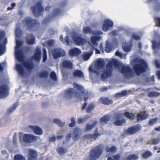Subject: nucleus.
I'll list each match as a JSON object with an SVG mask.
<instances>
[{
    "mask_svg": "<svg viewBox=\"0 0 160 160\" xmlns=\"http://www.w3.org/2000/svg\"><path fill=\"white\" fill-rule=\"evenodd\" d=\"M86 120V118H79L78 119V122L79 123H83L85 122Z\"/></svg>",
    "mask_w": 160,
    "mask_h": 160,
    "instance_id": "57",
    "label": "nucleus"
},
{
    "mask_svg": "<svg viewBox=\"0 0 160 160\" xmlns=\"http://www.w3.org/2000/svg\"><path fill=\"white\" fill-rule=\"evenodd\" d=\"M139 157L134 154L130 155L126 158V160H136L138 159Z\"/></svg>",
    "mask_w": 160,
    "mask_h": 160,
    "instance_id": "35",
    "label": "nucleus"
},
{
    "mask_svg": "<svg viewBox=\"0 0 160 160\" xmlns=\"http://www.w3.org/2000/svg\"><path fill=\"white\" fill-rule=\"evenodd\" d=\"M14 160H25V159L22 155L17 154L15 156Z\"/></svg>",
    "mask_w": 160,
    "mask_h": 160,
    "instance_id": "43",
    "label": "nucleus"
},
{
    "mask_svg": "<svg viewBox=\"0 0 160 160\" xmlns=\"http://www.w3.org/2000/svg\"><path fill=\"white\" fill-rule=\"evenodd\" d=\"M74 76L79 78H83L84 77V74L80 70H76L73 73Z\"/></svg>",
    "mask_w": 160,
    "mask_h": 160,
    "instance_id": "26",
    "label": "nucleus"
},
{
    "mask_svg": "<svg viewBox=\"0 0 160 160\" xmlns=\"http://www.w3.org/2000/svg\"><path fill=\"white\" fill-rule=\"evenodd\" d=\"M99 136V132L97 130H96L94 133V135H88L85 136V137L86 138H94V139H96Z\"/></svg>",
    "mask_w": 160,
    "mask_h": 160,
    "instance_id": "30",
    "label": "nucleus"
},
{
    "mask_svg": "<svg viewBox=\"0 0 160 160\" xmlns=\"http://www.w3.org/2000/svg\"><path fill=\"white\" fill-rule=\"evenodd\" d=\"M29 128L36 135H40L43 133V131L42 129L37 126H29Z\"/></svg>",
    "mask_w": 160,
    "mask_h": 160,
    "instance_id": "19",
    "label": "nucleus"
},
{
    "mask_svg": "<svg viewBox=\"0 0 160 160\" xmlns=\"http://www.w3.org/2000/svg\"><path fill=\"white\" fill-rule=\"evenodd\" d=\"M5 35L4 32L0 31V41H2V43L0 44V56L4 54L5 52V45L8 43L7 38H4Z\"/></svg>",
    "mask_w": 160,
    "mask_h": 160,
    "instance_id": "7",
    "label": "nucleus"
},
{
    "mask_svg": "<svg viewBox=\"0 0 160 160\" xmlns=\"http://www.w3.org/2000/svg\"><path fill=\"white\" fill-rule=\"evenodd\" d=\"M63 138V135H57L56 138L57 139L60 140L62 139Z\"/></svg>",
    "mask_w": 160,
    "mask_h": 160,
    "instance_id": "63",
    "label": "nucleus"
},
{
    "mask_svg": "<svg viewBox=\"0 0 160 160\" xmlns=\"http://www.w3.org/2000/svg\"><path fill=\"white\" fill-rule=\"evenodd\" d=\"M35 42L34 37L32 35L27 38V43L29 44H32L34 43Z\"/></svg>",
    "mask_w": 160,
    "mask_h": 160,
    "instance_id": "34",
    "label": "nucleus"
},
{
    "mask_svg": "<svg viewBox=\"0 0 160 160\" xmlns=\"http://www.w3.org/2000/svg\"><path fill=\"white\" fill-rule=\"evenodd\" d=\"M125 115L128 118L130 119H133L135 118V116L133 114L129 113L128 112H126L124 113Z\"/></svg>",
    "mask_w": 160,
    "mask_h": 160,
    "instance_id": "45",
    "label": "nucleus"
},
{
    "mask_svg": "<svg viewBox=\"0 0 160 160\" xmlns=\"http://www.w3.org/2000/svg\"><path fill=\"white\" fill-rule=\"evenodd\" d=\"M113 66L116 70L126 77L132 74V70L128 65L123 64L119 61L113 59L110 60L108 62L106 69L102 75V77L105 78L110 76L113 70Z\"/></svg>",
    "mask_w": 160,
    "mask_h": 160,
    "instance_id": "2",
    "label": "nucleus"
},
{
    "mask_svg": "<svg viewBox=\"0 0 160 160\" xmlns=\"http://www.w3.org/2000/svg\"><path fill=\"white\" fill-rule=\"evenodd\" d=\"M155 63L156 65V67L157 68H160V65H159L160 62L159 61L157 60H156L155 61Z\"/></svg>",
    "mask_w": 160,
    "mask_h": 160,
    "instance_id": "60",
    "label": "nucleus"
},
{
    "mask_svg": "<svg viewBox=\"0 0 160 160\" xmlns=\"http://www.w3.org/2000/svg\"><path fill=\"white\" fill-rule=\"evenodd\" d=\"M26 25L29 29L32 28L33 30L36 29V27H38L39 25V22L37 20H32L29 17L26 18L24 20Z\"/></svg>",
    "mask_w": 160,
    "mask_h": 160,
    "instance_id": "8",
    "label": "nucleus"
},
{
    "mask_svg": "<svg viewBox=\"0 0 160 160\" xmlns=\"http://www.w3.org/2000/svg\"><path fill=\"white\" fill-rule=\"evenodd\" d=\"M112 47L110 44H107L105 48V51L107 52H111L113 49Z\"/></svg>",
    "mask_w": 160,
    "mask_h": 160,
    "instance_id": "44",
    "label": "nucleus"
},
{
    "mask_svg": "<svg viewBox=\"0 0 160 160\" xmlns=\"http://www.w3.org/2000/svg\"><path fill=\"white\" fill-rule=\"evenodd\" d=\"M82 130L79 128H76L73 131L72 138L75 141L78 140L81 137L82 134Z\"/></svg>",
    "mask_w": 160,
    "mask_h": 160,
    "instance_id": "18",
    "label": "nucleus"
},
{
    "mask_svg": "<svg viewBox=\"0 0 160 160\" xmlns=\"http://www.w3.org/2000/svg\"><path fill=\"white\" fill-rule=\"evenodd\" d=\"M100 155V146L98 145L95 147L91 151L89 157L90 160H96Z\"/></svg>",
    "mask_w": 160,
    "mask_h": 160,
    "instance_id": "10",
    "label": "nucleus"
},
{
    "mask_svg": "<svg viewBox=\"0 0 160 160\" xmlns=\"http://www.w3.org/2000/svg\"><path fill=\"white\" fill-rule=\"evenodd\" d=\"M32 9L34 14L36 15L39 14L41 12L44 11V8L40 2H38L36 6L32 8Z\"/></svg>",
    "mask_w": 160,
    "mask_h": 160,
    "instance_id": "15",
    "label": "nucleus"
},
{
    "mask_svg": "<svg viewBox=\"0 0 160 160\" xmlns=\"http://www.w3.org/2000/svg\"><path fill=\"white\" fill-rule=\"evenodd\" d=\"M113 160H120V156L119 154H117L113 157Z\"/></svg>",
    "mask_w": 160,
    "mask_h": 160,
    "instance_id": "59",
    "label": "nucleus"
},
{
    "mask_svg": "<svg viewBox=\"0 0 160 160\" xmlns=\"http://www.w3.org/2000/svg\"><path fill=\"white\" fill-rule=\"evenodd\" d=\"M141 129V127L135 126L129 128L126 131V132L127 133L130 135H132L137 132Z\"/></svg>",
    "mask_w": 160,
    "mask_h": 160,
    "instance_id": "20",
    "label": "nucleus"
},
{
    "mask_svg": "<svg viewBox=\"0 0 160 160\" xmlns=\"http://www.w3.org/2000/svg\"><path fill=\"white\" fill-rule=\"evenodd\" d=\"M16 35V46L15 47V54L16 58L17 60L20 62H23L24 58L23 54L22 52L19 49L20 46L22 44V42L18 40V38L21 35V32L20 29L19 28H17L15 30Z\"/></svg>",
    "mask_w": 160,
    "mask_h": 160,
    "instance_id": "3",
    "label": "nucleus"
},
{
    "mask_svg": "<svg viewBox=\"0 0 160 160\" xmlns=\"http://www.w3.org/2000/svg\"><path fill=\"white\" fill-rule=\"evenodd\" d=\"M97 124V122H94L93 123L89 122L88 123L86 126V129L87 130H91Z\"/></svg>",
    "mask_w": 160,
    "mask_h": 160,
    "instance_id": "31",
    "label": "nucleus"
},
{
    "mask_svg": "<svg viewBox=\"0 0 160 160\" xmlns=\"http://www.w3.org/2000/svg\"><path fill=\"white\" fill-rule=\"evenodd\" d=\"M113 23V22L109 19L104 20L102 24V29L104 32H107L112 27Z\"/></svg>",
    "mask_w": 160,
    "mask_h": 160,
    "instance_id": "11",
    "label": "nucleus"
},
{
    "mask_svg": "<svg viewBox=\"0 0 160 160\" xmlns=\"http://www.w3.org/2000/svg\"><path fill=\"white\" fill-rule=\"evenodd\" d=\"M60 11L58 9H55L52 13V15L53 17L56 16L59 14Z\"/></svg>",
    "mask_w": 160,
    "mask_h": 160,
    "instance_id": "51",
    "label": "nucleus"
},
{
    "mask_svg": "<svg viewBox=\"0 0 160 160\" xmlns=\"http://www.w3.org/2000/svg\"><path fill=\"white\" fill-rule=\"evenodd\" d=\"M48 73L46 71H43L41 72L39 74L40 77H46L48 75Z\"/></svg>",
    "mask_w": 160,
    "mask_h": 160,
    "instance_id": "50",
    "label": "nucleus"
},
{
    "mask_svg": "<svg viewBox=\"0 0 160 160\" xmlns=\"http://www.w3.org/2000/svg\"><path fill=\"white\" fill-rule=\"evenodd\" d=\"M159 142V138H156L152 139L150 142H148V144H157Z\"/></svg>",
    "mask_w": 160,
    "mask_h": 160,
    "instance_id": "53",
    "label": "nucleus"
},
{
    "mask_svg": "<svg viewBox=\"0 0 160 160\" xmlns=\"http://www.w3.org/2000/svg\"><path fill=\"white\" fill-rule=\"evenodd\" d=\"M60 39L63 43L66 44V45H69L68 37V36L65 37L64 39H63L62 35L60 36Z\"/></svg>",
    "mask_w": 160,
    "mask_h": 160,
    "instance_id": "36",
    "label": "nucleus"
},
{
    "mask_svg": "<svg viewBox=\"0 0 160 160\" xmlns=\"http://www.w3.org/2000/svg\"><path fill=\"white\" fill-rule=\"evenodd\" d=\"M22 65H21L17 63L16 68L19 74L22 76H23L24 73L23 66L25 67L27 69H30L32 68V63L27 62V63L22 62Z\"/></svg>",
    "mask_w": 160,
    "mask_h": 160,
    "instance_id": "9",
    "label": "nucleus"
},
{
    "mask_svg": "<svg viewBox=\"0 0 160 160\" xmlns=\"http://www.w3.org/2000/svg\"><path fill=\"white\" fill-rule=\"evenodd\" d=\"M148 117V115L146 112H141L138 114L137 118V120L138 121H142L146 119Z\"/></svg>",
    "mask_w": 160,
    "mask_h": 160,
    "instance_id": "25",
    "label": "nucleus"
},
{
    "mask_svg": "<svg viewBox=\"0 0 160 160\" xmlns=\"http://www.w3.org/2000/svg\"><path fill=\"white\" fill-rule=\"evenodd\" d=\"M132 38L135 40H138L140 39V37L136 34L133 33L132 35Z\"/></svg>",
    "mask_w": 160,
    "mask_h": 160,
    "instance_id": "58",
    "label": "nucleus"
},
{
    "mask_svg": "<svg viewBox=\"0 0 160 160\" xmlns=\"http://www.w3.org/2000/svg\"><path fill=\"white\" fill-rule=\"evenodd\" d=\"M18 102L14 104L13 106L10 109L9 111L10 112H12L16 108L18 107Z\"/></svg>",
    "mask_w": 160,
    "mask_h": 160,
    "instance_id": "54",
    "label": "nucleus"
},
{
    "mask_svg": "<svg viewBox=\"0 0 160 160\" xmlns=\"http://www.w3.org/2000/svg\"><path fill=\"white\" fill-rule=\"evenodd\" d=\"M37 156L36 152L33 150H30L29 151L28 160H36Z\"/></svg>",
    "mask_w": 160,
    "mask_h": 160,
    "instance_id": "23",
    "label": "nucleus"
},
{
    "mask_svg": "<svg viewBox=\"0 0 160 160\" xmlns=\"http://www.w3.org/2000/svg\"><path fill=\"white\" fill-rule=\"evenodd\" d=\"M39 138L32 134H23L20 136V140L22 143L23 142L31 143L36 141Z\"/></svg>",
    "mask_w": 160,
    "mask_h": 160,
    "instance_id": "5",
    "label": "nucleus"
},
{
    "mask_svg": "<svg viewBox=\"0 0 160 160\" xmlns=\"http://www.w3.org/2000/svg\"><path fill=\"white\" fill-rule=\"evenodd\" d=\"M99 39V36H92L91 38V42H89V45L94 49H96L95 47L96 46L98 43L97 41Z\"/></svg>",
    "mask_w": 160,
    "mask_h": 160,
    "instance_id": "21",
    "label": "nucleus"
},
{
    "mask_svg": "<svg viewBox=\"0 0 160 160\" xmlns=\"http://www.w3.org/2000/svg\"><path fill=\"white\" fill-rule=\"evenodd\" d=\"M94 106L93 104H90L88 106L86 109V111L88 112H90L94 108Z\"/></svg>",
    "mask_w": 160,
    "mask_h": 160,
    "instance_id": "49",
    "label": "nucleus"
},
{
    "mask_svg": "<svg viewBox=\"0 0 160 160\" xmlns=\"http://www.w3.org/2000/svg\"><path fill=\"white\" fill-rule=\"evenodd\" d=\"M155 19L157 21L158 26L160 27V18H155Z\"/></svg>",
    "mask_w": 160,
    "mask_h": 160,
    "instance_id": "62",
    "label": "nucleus"
},
{
    "mask_svg": "<svg viewBox=\"0 0 160 160\" xmlns=\"http://www.w3.org/2000/svg\"><path fill=\"white\" fill-rule=\"evenodd\" d=\"M55 43V41L53 40H49L46 42V43L47 45V46L48 48L49 53L50 55L51 54L52 50H51L50 48L53 46Z\"/></svg>",
    "mask_w": 160,
    "mask_h": 160,
    "instance_id": "24",
    "label": "nucleus"
},
{
    "mask_svg": "<svg viewBox=\"0 0 160 160\" xmlns=\"http://www.w3.org/2000/svg\"><path fill=\"white\" fill-rule=\"evenodd\" d=\"M8 88L6 85H0V99L5 98L8 95Z\"/></svg>",
    "mask_w": 160,
    "mask_h": 160,
    "instance_id": "13",
    "label": "nucleus"
},
{
    "mask_svg": "<svg viewBox=\"0 0 160 160\" xmlns=\"http://www.w3.org/2000/svg\"><path fill=\"white\" fill-rule=\"evenodd\" d=\"M57 151L58 153L60 155H63L68 151V150L66 148H63L62 147H60L57 148Z\"/></svg>",
    "mask_w": 160,
    "mask_h": 160,
    "instance_id": "32",
    "label": "nucleus"
},
{
    "mask_svg": "<svg viewBox=\"0 0 160 160\" xmlns=\"http://www.w3.org/2000/svg\"><path fill=\"white\" fill-rule=\"evenodd\" d=\"M116 55L119 57L120 58L123 59H126V55L122 54L120 52L117 51L115 53Z\"/></svg>",
    "mask_w": 160,
    "mask_h": 160,
    "instance_id": "48",
    "label": "nucleus"
},
{
    "mask_svg": "<svg viewBox=\"0 0 160 160\" xmlns=\"http://www.w3.org/2000/svg\"><path fill=\"white\" fill-rule=\"evenodd\" d=\"M83 32L86 34L92 33V34H95L96 35H98L99 33L98 32V34L93 32L91 28L89 27H84L83 29Z\"/></svg>",
    "mask_w": 160,
    "mask_h": 160,
    "instance_id": "28",
    "label": "nucleus"
},
{
    "mask_svg": "<svg viewBox=\"0 0 160 160\" xmlns=\"http://www.w3.org/2000/svg\"><path fill=\"white\" fill-rule=\"evenodd\" d=\"M75 43L78 45H82L85 43L87 41L86 39L79 37L78 34H75L73 37Z\"/></svg>",
    "mask_w": 160,
    "mask_h": 160,
    "instance_id": "14",
    "label": "nucleus"
},
{
    "mask_svg": "<svg viewBox=\"0 0 160 160\" xmlns=\"http://www.w3.org/2000/svg\"><path fill=\"white\" fill-rule=\"evenodd\" d=\"M131 64L132 65L135 64L133 68L138 75L145 71L147 67V64L145 61L139 58L132 59Z\"/></svg>",
    "mask_w": 160,
    "mask_h": 160,
    "instance_id": "4",
    "label": "nucleus"
},
{
    "mask_svg": "<svg viewBox=\"0 0 160 160\" xmlns=\"http://www.w3.org/2000/svg\"><path fill=\"white\" fill-rule=\"evenodd\" d=\"M52 52L51 54L53 55L55 59H57L58 58L64 56L66 54L65 52L61 48L55 49Z\"/></svg>",
    "mask_w": 160,
    "mask_h": 160,
    "instance_id": "12",
    "label": "nucleus"
},
{
    "mask_svg": "<svg viewBox=\"0 0 160 160\" xmlns=\"http://www.w3.org/2000/svg\"><path fill=\"white\" fill-rule=\"evenodd\" d=\"M56 139V138L55 136L50 137L49 139V140L51 142H55Z\"/></svg>",
    "mask_w": 160,
    "mask_h": 160,
    "instance_id": "61",
    "label": "nucleus"
},
{
    "mask_svg": "<svg viewBox=\"0 0 160 160\" xmlns=\"http://www.w3.org/2000/svg\"><path fill=\"white\" fill-rule=\"evenodd\" d=\"M100 70V59L98 58L95 60L89 68L90 73L93 72L97 75L99 74Z\"/></svg>",
    "mask_w": 160,
    "mask_h": 160,
    "instance_id": "6",
    "label": "nucleus"
},
{
    "mask_svg": "<svg viewBox=\"0 0 160 160\" xmlns=\"http://www.w3.org/2000/svg\"><path fill=\"white\" fill-rule=\"evenodd\" d=\"M127 94V92L126 91L124 90L122 91L121 92L117 93L115 95V97L116 98H118L119 97H122L125 96Z\"/></svg>",
    "mask_w": 160,
    "mask_h": 160,
    "instance_id": "37",
    "label": "nucleus"
},
{
    "mask_svg": "<svg viewBox=\"0 0 160 160\" xmlns=\"http://www.w3.org/2000/svg\"><path fill=\"white\" fill-rule=\"evenodd\" d=\"M73 86L77 91L75 92L74 89L72 88L66 90L62 95L63 98L71 100L74 98L75 100L78 101L83 100L86 101L89 98V94L88 90L76 83H73Z\"/></svg>",
    "mask_w": 160,
    "mask_h": 160,
    "instance_id": "1",
    "label": "nucleus"
},
{
    "mask_svg": "<svg viewBox=\"0 0 160 160\" xmlns=\"http://www.w3.org/2000/svg\"><path fill=\"white\" fill-rule=\"evenodd\" d=\"M92 54V53H84L82 56V58L84 61H87L89 59L90 56Z\"/></svg>",
    "mask_w": 160,
    "mask_h": 160,
    "instance_id": "38",
    "label": "nucleus"
},
{
    "mask_svg": "<svg viewBox=\"0 0 160 160\" xmlns=\"http://www.w3.org/2000/svg\"><path fill=\"white\" fill-rule=\"evenodd\" d=\"M71 123H70L69 125L70 127H74L75 125V118H71Z\"/></svg>",
    "mask_w": 160,
    "mask_h": 160,
    "instance_id": "55",
    "label": "nucleus"
},
{
    "mask_svg": "<svg viewBox=\"0 0 160 160\" xmlns=\"http://www.w3.org/2000/svg\"><path fill=\"white\" fill-rule=\"evenodd\" d=\"M81 53V52L80 49L75 48L69 50V54L71 56H77L79 55Z\"/></svg>",
    "mask_w": 160,
    "mask_h": 160,
    "instance_id": "22",
    "label": "nucleus"
},
{
    "mask_svg": "<svg viewBox=\"0 0 160 160\" xmlns=\"http://www.w3.org/2000/svg\"><path fill=\"white\" fill-rule=\"evenodd\" d=\"M43 62H45L47 59V52L46 51L44 48H43Z\"/></svg>",
    "mask_w": 160,
    "mask_h": 160,
    "instance_id": "47",
    "label": "nucleus"
},
{
    "mask_svg": "<svg viewBox=\"0 0 160 160\" xmlns=\"http://www.w3.org/2000/svg\"><path fill=\"white\" fill-rule=\"evenodd\" d=\"M62 66L66 68H72L73 65L70 61L65 60L62 62Z\"/></svg>",
    "mask_w": 160,
    "mask_h": 160,
    "instance_id": "29",
    "label": "nucleus"
},
{
    "mask_svg": "<svg viewBox=\"0 0 160 160\" xmlns=\"http://www.w3.org/2000/svg\"><path fill=\"white\" fill-rule=\"evenodd\" d=\"M41 48L38 47L36 48V50L35 53L32 57V59L37 62H39L41 59Z\"/></svg>",
    "mask_w": 160,
    "mask_h": 160,
    "instance_id": "17",
    "label": "nucleus"
},
{
    "mask_svg": "<svg viewBox=\"0 0 160 160\" xmlns=\"http://www.w3.org/2000/svg\"><path fill=\"white\" fill-rule=\"evenodd\" d=\"M152 155L151 152L149 151H146L142 154V157L145 158H147Z\"/></svg>",
    "mask_w": 160,
    "mask_h": 160,
    "instance_id": "46",
    "label": "nucleus"
},
{
    "mask_svg": "<svg viewBox=\"0 0 160 160\" xmlns=\"http://www.w3.org/2000/svg\"><path fill=\"white\" fill-rule=\"evenodd\" d=\"M159 95V93L155 92H149L148 94V96L150 97H157Z\"/></svg>",
    "mask_w": 160,
    "mask_h": 160,
    "instance_id": "40",
    "label": "nucleus"
},
{
    "mask_svg": "<svg viewBox=\"0 0 160 160\" xmlns=\"http://www.w3.org/2000/svg\"><path fill=\"white\" fill-rule=\"evenodd\" d=\"M157 121V118H155L152 119L149 121V124L150 125H153L156 123Z\"/></svg>",
    "mask_w": 160,
    "mask_h": 160,
    "instance_id": "52",
    "label": "nucleus"
},
{
    "mask_svg": "<svg viewBox=\"0 0 160 160\" xmlns=\"http://www.w3.org/2000/svg\"><path fill=\"white\" fill-rule=\"evenodd\" d=\"M71 137V135L70 134H68L66 137V139L67 140H69Z\"/></svg>",
    "mask_w": 160,
    "mask_h": 160,
    "instance_id": "64",
    "label": "nucleus"
},
{
    "mask_svg": "<svg viewBox=\"0 0 160 160\" xmlns=\"http://www.w3.org/2000/svg\"><path fill=\"white\" fill-rule=\"evenodd\" d=\"M101 102L107 105L111 104L113 103L112 101L111 100H109L107 98H103L101 99Z\"/></svg>",
    "mask_w": 160,
    "mask_h": 160,
    "instance_id": "33",
    "label": "nucleus"
},
{
    "mask_svg": "<svg viewBox=\"0 0 160 160\" xmlns=\"http://www.w3.org/2000/svg\"><path fill=\"white\" fill-rule=\"evenodd\" d=\"M51 78L54 80H56L57 79L56 75L54 72H52L50 74Z\"/></svg>",
    "mask_w": 160,
    "mask_h": 160,
    "instance_id": "56",
    "label": "nucleus"
},
{
    "mask_svg": "<svg viewBox=\"0 0 160 160\" xmlns=\"http://www.w3.org/2000/svg\"><path fill=\"white\" fill-rule=\"evenodd\" d=\"M122 47L124 51L125 52H129L131 50L132 45L131 44L130 45L127 43H123Z\"/></svg>",
    "mask_w": 160,
    "mask_h": 160,
    "instance_id": "27",
    "label": "nucleus"
},
{
    "mask_svg": "<svg viewBox=\"0 0 160 160\" xmlns=\"http://www.w3.org/2000/svg\"><path fill=\"white\" fill-rule=\"evenodd\" d=\"M53 122L58 125L61 127L64 126V124L60 119H54L53 120Z\"/></svg>",
    "mask_w": 160,
    "mask_h": 160,
    "instance_id": "39",
    "label": "nucleus"
},
{
    "mask_svg": "<svg viewBox=\"0 0 160 160\" xmlns=\"http://www.w3.org/2000/svg\"><path fill=\"white\" fill-rule=\"evenodd\" d=\"M109 120V117L108 116H105L101 119V124L102 125L105 124L106 122Z\"/></svg>",
    "mask_w": 160,
    "mask_h": 160,
    "instance_id": "42",
    "label": "nucleus"
},
{
    "mask_svg": "<svg viewBox=\"0 0 160 160\" xmlns=\"http://www.w3.org/2000/svg\"><path fill=\"white\" fill-rule=\"evenodd\" d=\"M117 150L116 148L114 146H112L111 147H107L106 148L107 151L108 152L113 153L115 152Z\"/></svg>",
    "mask_w": 160,
    "mask_h": 160,
    "instance_id": "41",
    "label": "nucleus"
},
{
    "mask_svg": "<svg viewBox=\"0 0 160 160\" xmlns=\"http://www.w3.org/2000/svg\"><path fill=\"white\" fill-rule=\"evenodd\" d=\"M125 122V120L123 119L122 114L119 115L114 119V124L118 126H121Z\"/></svg>",
    "mask_w": 160,
    "mask_h": 160,
    "instance_id": "16",
    "label": "nucleus"
}]
</instances>
